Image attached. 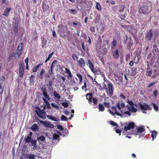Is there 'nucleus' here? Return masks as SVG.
I'll return each instance as SVG.
<instances>
[{"instance_id":"obj_1","label":"nucleus","mask_w":159,"mask_h":159,"mask_svg":"<svg viewBox=\"0 0 159 159\" xmlns=\"http://www.w3.org/2000/svg\"><path fill=\"white\" fill-rule=\"evenodd\" d=\"M152 3L150 1L144 2L143 5L139 7L138 12L145 15L149 13L152 10Z\"/></svg>"},{"instance_id":"obj_2","label":"nucleus","mask_w":159,"mask_h":159,"mask_svg":"<svg viewBox=\"0 0 159 159\" xmlns=\"http://www.w3.org/2000/svg\"><path fill=\"white\" fill-rule=\"evenodd\" d=\"M36 108L37 110H36L35 112L38 117L43 119H45L46 118V113L44 111V109L41 110L38 107H36Z\"/></svg>"},{"instance_id":"obj_3","label":"nucleus","mask_w":159,"mask_h":159,"mask_svg":"<svg viewBox=\"0 0 159 159\" xmlns=\"http://www.w3.org/2000/svg\"><path fill=\"white\" fill-rule=\"evenodd\" d=\"M139 105L140 109L142 110V112L144 113H146V112L143 111L147 110H151L152 109V107H150L149 105L146 103H143L142 104L141 102H139Z\"/></svg>"},{"instance_id":"obj_4","label":"nucleus","mask_w":159,"mask_h":159,"mask_svg":"<svg viewBox=\"0 0 159 159\" xmlns=\"http://www.w3.org/2000/svg\"><path fill=\"white\" fill-rule=\"evenodd\" d=\"M122 47L121 46H119L118 47V48H116L115 50H113L112 51V54L114 59H116L119 58L120 56L119 52H120V50H122Z\"/></svg>"},{"instance_id":"obj_5","label":"nucleus","mask_w":159,"mask_h":159,"mask_svg":"<svg viewBox=\"0 0 159 159\" xmlns=\"http://www.w3.org/2000/svg\"><path fill=\"white\" fill-rule=\"evenodd\" d=\"M25 65L24 63H19V76L20 78H22L25 73Z\"/></svg>"},{"instance_id":"obj_6","label":"nucleus","mask_w":159,"mask_h":159,"mask_svg":"<svg viewBox=\"0 0 159 159\" xmlns=\"http://www.w3.org/2000/svg\"><path fill=\"white\" fill-rule=\"evenodd\" d=\"M153 32L152 29H151L145 34V39L147 41H150L153 36Z\"/></svg>"},{"instance_id":"obj_7","label":"nucleus","mask_w":159,"mask_h":159,"mask_svg":"<svg viewBox=\"0 0 159 159\" xmlns=\"http://www.w3.org/2000/svg\"><path fill=\"white\" fill-rule=\"evenodd\" d=\"M116 106H112L111 107L112 110L109 109L108 110L109 112L112 115H114L115 114L116 115L119 116H121L122 115L118 112L117 111L116 109Z\"/></svg>"},{"instance_id":"obj_8","label":"nucleus","mask_w":159,"mask_h":159,"mask_svg":"<svg viewBox=\"0 0 159 159\" xmlns=\"http://www.w3.org/2000/svg\"><path fill=\"white\" fill-rule=\"evenodd\" d=\"M101 45H102L103 50L105 52L107 51L109 48V40L107 39L105 40V39H104L102 44H101Z\"/></svg>"},{"instance_id":"obj_9","label":"nucleus","mask_w":159,"mask_h":159,"mask_svg":"<svg viewBox=\"0 0 159 159\" xmlns=\"http://www.w3.org/2000/svg\"><path fill=\"white\" fill-rule=\"evenodd\" d=\"M135 125L134 122H129L128 124H126V125L124 126V129L125 131H127L131 129L134 128Z\"/></svg>"},{"instance_id":"obj_10","label":"nucleus","mask_w":159,"mask_h":159,"mask_svg":"<svg viewBox=\"0 0 159 159\" xmlns=\"http://www.w3.org/2000/svg\"><path fill=\"white\" fill-rule=\"evenodd\" d=\"M87 61H88L86 64L88 66L89 65V66L90 68L91 71L94 73H96L97 72V70L94 69V66L92 63L91 61L89 60H88Z\"/></svg>"},{"instance_id":"obj_11","label":"nucleus","mask_w":159,"mask_h":159,"mask_svg":"<svg viewBox=\"0 0 159 159\" xmlns=\"http://www.w3.org/2000/svg\"><path fill=\"white\" fill-rule=\"evenodd\" d=\"M40 122L42 123L46 127L49 128H53L54 127V125L52 124L50 121H48L46 122L43 121L42 120H40Z\"/></svg>"},{"instance_id":"obj_12","label":"nucleus","mask_w":159,"mask_h":159,"mask_svg":"<svg viewBox=\"0 0 159 159\" xmlns=\"http://www.w3.org/2000/svg\"><path fill=\"white\" fill-rule=\"evenodd\" d=\"M107 89H106V91L108 90L109 93L111 96H112L113 95V90L112 84L111 83H109L107 84Z\"/></svg>"},{"instance_id":"obj_13","label":"nucleus","mask_w":159,"mask_h":159,"mask_svg":"<svg viewBox=\"0 0 159 159\" xmlns=\"http://www.w3.org/2000/svg\"><path fill=\"white\" fill-rule=\"evenodd\" d=\"M42 92L43 93V95L45 98H46L48 100H49L50 98L49 95L48 94L47 90L46 88H42L41 89Z\"/></svg>"},{"instance_id":"obj_14","label":"nucleus","mask_w":159,"mask_h":159,"mask_svg":"<svg viewBox=\"0 0 159 159\" xmlns=\"http://www.w3.org/2000/svg\"><path fill=\"white\" fill-rule=\"evenodd\" d=\"M58 30L60 32V34H61V33L65 34L66 33V31L65 29V26L62 24H60L58 25Z\"/></svg>"},{"instance_id":"obj_15","label":"nucleus","mask_w":159,"mask_h":159,"mask_svg":"<svg viewBox=\"0 0 159 159\" xmlns=\"http://www.w3.org/2000/svg\"><path fill=\"white\" fill-rule=\"evenodd\" d=\"M77 61L79 66L83 68L85 66V62L83 58H80Z\"/></svg>"},{"instance_id":"obj_16","label":"nucleus","mask_w":159,"mask_h":159,"mask_svg":"<svg viewBox=\"0 0 159 159\" xmlns=\"http://www.w3.org/2000/svg\"><path fill=\"white\" fill-rule=\"evenodd\" d=\"M106 35L104 34H103L102 36V37L100 35H99L98 37V39L97 41V43L98 44H99L100 46L101 45V43L102 42V39L103 40V39H104L105 40H106L105 39Z\"/></svg>"},{"instance_id":"obj_17","label":"nucleus","mask_w":159,"mask_h":159,"mask_svg":"<svg viewBox=\"0 0 159 159\" xmlns=\"http://www.w3.org/2000/svg\"><path fill=\"white\" fill-rule=\"evenodd\" d=\"M22 52L17 50H16L14 54V58L16 60H18L20 58V56L22 53Z\"/></svg>"},{"instance_id":"obj_18","label":"nucleus","mask_w":159,"mask_h":159,"mask_svg":"<svg viewBox=\"0 0 159 159\" xmlns=\"http://www.w3.org/2000/svg\"><path fill=\"white\" fill-rule=\"evenodd\" d=\"M65 73L66 74H67V78L68 79H69L70 78H71L72 77L73 75L72 74L70 70L66 68H65Z\"/></svg>"},{"instance_id":"obj_19","label":"nucleus","mask_w":159,"mask_h":159,"mask_svg":"<svg viewBox=\"0 0 159 159\" xmlns=\"http://www.w3.org/2000/svg\"><path fill=\"white\" fill-rule=\"evenodd\" d=\"M116 107L119 110H120L121 108H124L125 107V105L124 103L121 102L120 103V102L117 103Z\"/></svg>"},{"instance_id":"obj_20","label":"nucleus","mask_w":159,"mask_h":159,"mask_svg":"<svg viewBox=\"0 0 159 159\" xmlns=\"http://www.w3.org/2000/svg\"><path fill=\"white\" fill-rule=\"evenodd\" d=\"M11 10V8L7 7L4 11V14L2 15L8 17L9 15V13L10 11Z\"/></svg>"},{"instance_id":"obj_21","label":"nucleus","mask_w":159,"mask_h":159,"mask_svg":"<svg viewBox=\"0 0 159 159\" xmlns=\"http://www.w3.org/2000/svg\"><path fill=\"white\" fill-rule=\"evenodd\" d=\"M42 41V47L43 48L45 47L47 44V40L44 36L41 37Z\"/></svg>"},{"instance_id":"obj_22","label":"nucleus","mask_w":159,"mask_h":159,"mask_svg":"<svg viewBox=\"0 0 159 159\" xmlns=\"http://www.w3.org/2000/svg\"><path fill=\"white\" fill-rule=\"evenodd\" d=\"M128 39L129 41L127 45V48L128 50H129L130 49L131 46L133 45V41L131 37H130Z\"/></svg>"},{"instance_id":"obj_23","label":"nucleus","mask_w":159,"mask_h":159,"mask_svg":"<svg viewBox=\"0 0 159 159\" xmlns=\"http://www.w3.org/2000/svg\"><path fill=\"white\" fill-rule=\"evenodd\" d=\"M125 8V6L124 4H120L118 6V11L120 13L123 12Z\"/></svg>"},{"instance_id":"obj_24","label":"nucleus","mask_w":159,"mask_h":159,"mask_svg":"<svg viewBox=\"0 0 159 159\" xmlns=\"http://www.w3.org/2000/svg\"><path fill=\"white\" fill-rule=\"evenodd\" d=\"M128 110L129 111L131 112L135 113L137 111V109L135 108L134 106H129L128 107Z\"/></svg>"},{"instance_id":"obj_25","label":"nucleus","mask_w":159,"mask_h":159,"mask_svg":"<svg viewBox=\"0 0 159 159\" xmlns=\"http://www.w3.org/2000/svg\"><path fill=\"white\" fill-rule=\"evenodd\" d=\"M31 129L34 131H36L39 130V127L37 124L34 123L31 126Z\"/></svg>"},{"instance_id":"obj_26","label":"nucleus","mask_w":159,"mask_h":159,"mask_svg":"<svg viewBox=\"0 0 159 159\" xmlns=\"http://www.w3.org/2000/svg\"><path fill=\"white\" fill-rule=\"evenodd\" d=\"M43 64H38L37 66H34L32 68V70L33 72H37L38 70H39V68Z\"/></svg>"},{"instance_id":"obj_27","label":"nucleus","mask_w":159,"mask_h":159,"mask_svg":"<svg viewBox=\"0 0 159 159\" xmlns=\"http://www.w3.org/2000/svg\"><path fill=\"white\" fill-rule=\"evenodd\" d=\"M89 96V98H87V99L88 100L89 102V104H91L92 102V94L91 93H87L86 95V97H87L88 96Z\"/></svg>"},{"instance_id":"obj_28","label":"nucleus","mask_w":159,"mask_h":159,"mask_svg":"<svg viewBox=\"0 0 159 159\" xmlns=\"http://www.w3.org/2000/svg\"><path fill=\"white\" fill-rule=\"evenodd\" d=\"M45 139V137L43 135H42L39 137H38L37 138V140L39 141V142H44Z\"/></svg>"},{"instance_id":"obj_29","label":"nucleus","mask_w":159,"mask_h":159,"mask_svg":"<svg viewBox=\"0 0 159 159\" xmlns=\"http://www.w3.org/2000/svg\"><path fill=\"white\" fill-rule=\"evenodd\" d=\"M145 130L144 128L142 127H138L137 128V133H141Z\"/></svg>"},{"instance_id":"obj_30","label":"nucleus","mask_w":159,"mask_h":159,"mask_svg":"<svg viewBox=\"0 0 159 159\" xmlns=\"http://www.w3.org/2000/svg\"><path fill=\"white\" fill-rule=\"evenodd\" d=\"M23 46V43L21 42H20L18 46L17 50L22 52Z\"/></svg>"},{"instance_id":"obj_31","label":"nucleus","mask_w":159,"mask_h":159,"mask_svg":"<svg viewBox=\"0 0 159 159\" xmlns=\"http://www.w3.org/2000/svg\"><path fill=\"white\" fill-rule=\"evenodd\" d=\"M53 95L55 96V98L59 100L61 98V96L60 94L57 93L56 91H55L53 92Z\"/></svg>"},{"instance_id":"obj_32","label":"nucleus","mask_w":159,"mask_h":159,"mask_svg":"<svg viewBox=\"0 0 159 159\" xmlns=\"http://www.w3.org/2000/svg\"><path fill=\"white\" fill-rule=\"evenodd\" d=\"M47 117L49 119L55 121H57L58 120L57 119L56 117L48 115L47 116Z\"/></svg>"},{"instance_id":"obj_33","label":"nucleus","mask_w":159,"mask_h":159,"mask_svg":"<svg viewBox=\"0 0 159 159\" xmlns=\"http://www.w3.org/2000/svg\"><path fill=\"white\" fill-rule=\"evenodd\" d=\"M25 143H29L32 140V137L27 136L25 139Z\"/></svg>"},{"instance_id":"obj_34","label":"nucleus","mask_w":159,"mask_h":159,"mask_svg":"<svg viewBox=\"0 0 159 159\" xmlns=\"http://www.w3.org/2000/svg\"><path fill=\"white\" fill-rule=\"evenodd\" d=\"M98 109L99 111H103L105 110V108L103 105L102 104H99Z\"/></svg>"},{"instance_id":"obj_35","label":"nucleus","mask_w":159,"mask_h":159,"mask_svg":"<svg viewBox=\"0 0 159 159\" xmlns=\"http://www.w3.org/2000/svg\"><path fill=\"white\" fill-rule=\"evenodd\" d=\"M14 33L15 34H16L18 32V24L15 23L14 25Z\"/></svg>"},{"instance_id":"obj_36","label":"nucleus","mask_w":159,"mask_h":159,"mask_svg":"<svg viewBox=\"0 0 159 159\" xmlns=\"http://www.w3.org/2000/svg\"><path fill=\"white\" fill-rule=\"evenodd\" d=\"M76 76L79 79V83L81 84L83 80V78L81 75L77 73L76 74Z\"/></svg>"},{"instance_id":"obj_37","label":"nucleus","mask_w":159,"mask_h":159,"mask_svg":"<svg viewBox=\"0 0 159 159\" xmlns=\"http://www.w3.org/2000/svg\"><path fill=\"white\" fill-rule=\"evenodd\" d=\"M57 61V60H54L53 61L52 63L51 67L54 68L55 66H56Z\"/></svg>"},{"instance_id":"obj_38","label":"nucleus","mask_w":159,"mask_h":159,"mask_svg":"<svg viewBox=\"0 0 159 159\" xmlns=\"http://www.w3.org/2000/svg\"><path fill=\"white\" fill-rule=\"evenodd\" d=\"M96 8L98 10L101 11L102 10V7L100 3L98 2H96Z\"/></svg>"},{"instance_id":"obj_39","label":"nucleus","mask_w":159,"mask_h":159,"mask_svg":"<svg viewBox=\"0 0 159 159\" xmlns=\"http://www.w3.org/2000/svg\"><path fill=\"white\" fill-rule=\"evenodd\" d=\"M157 133L156 131L153 130V131H152L151 133V136L152 138V140L155 138H156V135H157Z\"/></svg>"},{"instance_id":"obj_40","label":"nucleus","mask_w":159,"mask_h":159,"mask_svg":"<svg viewBox=\"0 0 159 159\" xmlns=\"http://www.w3.org/2000/svg\"><path fill=\"white\" fill-rule=\"evenodd\" d=\"M27 156L29 158V159H35V156L33 154H28Z\"/></svg>"},{"instance_id":"obj_41","label":"nucleus","mask_w":159,"mask_h":159,"mask_svg":"<svg viewBox=\"0 0 159 159\" xmlns=\"http://www.w3.org/2000/svg\"><path fill=\"white\" fill-rule=\"evenodd\" d=\"M60 138V137L59 135L56 134V133H54L53 134V139L59 140V139Z\"/></svg>"},{"instance_id":"obj_42","label":"nucleus","mask_w":159,"mask_h":159,"mask_svg":"<svg viewBox=\"0 0 159 159\" xmlns=\"http://www.w3.org/2000/svg\"><path fill=\"white\" fill-rule=\"evenodd\" d=\"M5 79V78L4 76H2L0 77V85H2Z\"/></svg>"},{"instance_id":"obj_43","label":"nucleus","mask_w":159,"mask_h":159,"mask_svg":"<svg viewBox=\"0 0 159 159\" xmlns=\"http://www.w3.org/2000/svg\"><path fill=\"white\" fill-rule=\"evenodd\" d=\"M152 74V70H146V75L147 76H151Z\"/></svg>"},{"instance_id":"obj_44","label":"nucleus","mask_w":159,"mask_h":159,"mask_svg":"<svg viewBox=\"0 0 159 159\" xmlns=\"http://www.w3.org/2000/svg\"><path fill=\"white\" fill-rule=\"evenodd\" d=\"M53 52H51V53H50L49 55H48V57L47 58V59L45 60V63L47 62L48 61H49V59L51 58V57H52V55H53Z\"/></svg>"},{"instance_id":"obj_45","label":"nucleus","mask_w":159,"mask_h":159,"mask_svg":"<svg viewBox=\"0 0 159 159\" xmlns=\"http://www.w3.org/2000/svg\"><path fill=\"white\" fill-rule=\"evenodd\" d=\"M69 11L71 14H75L77 13V11L75 9H70L69 10Z\"/></svg>"},{"instance_id":"obj_46","label":"nucleus","mask_w":159,"mask_h":159,"mask_svg":"<svg viewBox=\"0 0 159 159\" xmlns=\"http://www.w3.org/2000/svg\"><path fill=\"white\" fill-rule=\"evenodd\" d=\"M72 57L74 61L78 60V57L76 54H73L72 55Z\"/></svg>"},{"instance_id":"obj_47","label":"nucleus","mask_w":159,"mask_h":159,"mask_svg":"<svg viewBox=\"0 0 159 159\" xmlns=\"http://www.w3.org/2000/svg\"><path fill=\"white\" fill-rule=\"evenodd\" d=\"M61 120L64 121H67L68 120L66 117L64 115H62L61 117Z\"/></svg>"},{"instance_id":"obj_48","label":"nucleus","mask_w":159,"mask_h":159,"mask_svg":"<svg viewBox=\"0 0 159 159\" xmlns=\"http://www.w3.org/2000/svg\"><path fill=\"white\" fill-rule=\"evenodd\" d=\"M110 125H112L113 126H116L117 127L118 126V125L116 123L114 122L112 120H110Z\"/></svg>"},{"instance_id":"obj_49","label":"nucleus","mask_w":159,"mask_h":159,"mask_svg":"<svg viewBox=\"0 0 159 159\" xmlns=\"http://www.w3.org/2000/svg\"><path fill=\"white\" fill-rule=\"evenodd\" d=\"M111 43L113 47H115L116 46V45L117 42L115 39H113V40L112 42Z\"/></svg>"},{"instance_id":"obj_50","label":"nucleus","mask_w":159,"mask_h":159,"mask_svg":"<svg viewBox=\"0 0 159 159\" xmlns=\"http://www.w3.org/2000/svg\"><path fill=\"white\" fill-rule=\"evenodd\" d=\"M49 7V6H48L46 4H43V5L42 6V9L43 11H46L47 9H48Z\"/></svg>"},{"instance_id":"obj_51","label":"nucleus","mask_w":159,"mask_h":159,"mask_svg":"<svg viewBox=\"0 0 159 159\" xmlns=\"http://www.w3.org/2000/svg\"><path fill=\"white\" fill-rule=\"evenodd\" d=\"M126 102L129 105V106H134V103L132 100L129 101L127 99Z\"/></svg>"},{"instance_id":"obj_52","label":"nucleus","mask_w":159,"mask_h":159,"mask_svg":"<svg viewBox=\"0 0 159 159\" xmlns=\"http://www.w3.org/2000/svg\"><path fill=\"white\" fill-rule=\"evenodd\" d=\"M153 105L154 109L156 111H157L158 110V106L155 103H153Z\"/></svg>"},{"instance_id":"obj_53","label":"nucleus","mask_w":159,"mask_h":159,"mask_svg":"<svg viewBox=\"0 0 159 159\" xmlns=\"http://www.w3.org/2000/svg\"><path fill=\"white\" fill-rule=\"evenodd\" d=\"M45 72V70L43 69H42L40 73V77H39L41 78H42V77L44 73Z\"/></svg>"},{"instance_id":"obj_54","label":"nucleus","mask_w":159,"mask_h":159,"mask_svg":"<svg viewBox=\"0 0 159 159\" xmlns=\"http://www.w3.org/2000/svg\"><path fill=\"white\" fill-rule=\"evenodd\" d=\"M130 54H128L125 56V60L126 61H128L130 59Z\"/></svg>"},{"instance_id":"obj_55","label":"nucleus","mask_w":159,"mask_h":159,"mask_svg":"<svg viewBox=\"0 0 159 159\" xmlns=\"http://www.w3.org/2000/svg\"><path fill=\"white\" fill-rule=\"evenodd\" d=\"M118 6H114L112 7L113 10L115 11H118Z\"/></svg>"},{"instance_id":"obj_56","label":"nucleus","mask_w":159,"mask_h":159,"mask_svg":"<svg viewBox=\"0 0 159 159\" xmlns=\"http://www.w3.org/2000/svg\"><path fill=\"white\" fill-rule=\"evenodd\" d=\"M61 104L62 106L63 107H67L68 106V103L66 102H63L61 103Z\"/></svg>"},{"instance_id":"obj_57","label":"nucleus","mask_w":159,"mask_h":159,"mask_svg":"<svg viewBox=\"0 0 159 159\" xmlns=\"http://www.w3.org/2000/svg\"><path fill=\"white\" fill-rule=\"evenodd\" d=\"M53 68L51 67L49 69V73L50 75H52V74H54L53 73Z\"/></svg>"},{"instance_id":"obj_58","label":"nucleus","mask_w":159,"mask_h":159,"mask_svg":"<svg viewBox=\"0 0 159 159\" xmlns=\"http://www.w3.org/2000/svg\"><path fill=\"white\" fill-rule=\"evenodd\" d=\"M31 145L33 146L35 143H37V140L32 139L30 142Z\"/></svg>"},{"instance_id":"obj_59","label":"nucleus","mask_w":159,"mask_h":159,"mask_svg":"<svg viewBox=\"0 0 159 159\" xmlns=\"http://www.w3.org/2000/svg\"><path fill=\"white\" fill-rule=\"evenodd\" d=\"M57 128L60 130L62 131L64 130L63 127L60 125H57Z\"/></svg>"},{"instance_id":"obj_60","label":"nucleus","mask_w":159,"mask_h":159,"mask_svg":"<svg viewBox=\"0 0 159 159\" xmlns=\"http://www.w3.org/2000/svg\"><path fill=\"white\" fill-rule=\"evenodd\" d=\"M51 106L53 107L58 109L59 108V107L53 102L51 104Z\"/></svg>"},{"instance_id":"obj_61","label":"nucleus","mask_w":159,"mask_h":159,"mask_svg":"<svg viewBox=\"0 0 159 159\" xmlns=\"http://www.w3.org/2000/svg\"><path fill=\"white\" fill-rule=\"evenodd\" d=\"M123 38L124 39V43H126L127 41L128 40V36L127 35H125V36L123 37Z\"/></svg>"},{"instance_id":"obj_62","label":"nucleus","mask_w":159,"mask_h":159,"mask_svg":"<svg viewBox=\"0 0 159 159\" xmlns=\"http://www.w3.org/2000/svg\"><path fill=\"white\" fill-rule=\"evenodd\" d=\"M90 31L91 32L93 33L95 32V28L94 26H91L90 27Z\"/></svg>"},{"instance_id":"obj_63","label":"nucleus","mask_w":159,"mask_h":159,"mask_svg":"<svg viewBox=\"0 0 159 159\" xmlns=\"http://www.w3.org/2000/svg\"><path fill=\"white\" fill-rule=\"evenodd\" d=\"M104 106L107 108H108L110 107V103L108 102H105L103 103Z\"/></svg>"},{"instance_id":"obj_64","label":"nucleus","mask_w":159,"mask_h":159,"mask_svg":"<svg viewBox=\"0 0 159 159\" xmlns=\"http://www.w3.org/2000/svg\"><path fill=\"white\" fill-rule=\"evenodd\" d=\"M157 92L158 90L157 89L155 90L153 92V94L155 97H156L157 96Z\"/></svg>"}]
</instances>
